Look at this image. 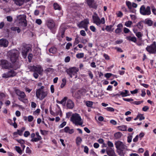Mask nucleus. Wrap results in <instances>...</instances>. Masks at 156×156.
I'll list each match as a JSON object with an SVG mask.
<instances>
[{
	"label": "nucleus",
	"instance_id": "1",
	"mask_svg": "<svg viewBox=\"0 0 156 156\" xmlns=\"http://www.w3.org/2000/svg\"><path fill=\"white\" fill-rule=\"evenodd\" d=\"M116 148L118 150L119 154L122 155H124L127 150V146L122 142L118 141L115 142Z\"/></svg>",
	"mask_w": 156,
	"mask_h": 156
},
{
	"label": "nucleus",
	"instance_id": "2",
	"mask_svg": "<svg viewBox=\"0 0 156 156\" xmlns=\"http://www.w3.org/2000/svg\"><path fill=\"white\" fill-rule=\"evenodd\" d=\"M48 94V92L46 89H44V86H42L37 89L36 92V97L40 100L43 99L47 96Z\"/></svg>",
	"mask_w": 156,
	"mask_h": 156
},
{
	"label": "nucleus",
	"instance_id": "3",
	"mask_svg": "<svg viewBox=\"0 0 156 156\" xmlns=\"http://www.w3.org/2000/svg\"><path fill=\"white\" fill-rule=\"evenodd\" d=\"M10 56V60L12 62L18 60L19 57V51L16 50H12L10 51L9 52Z\"/></svg>",
	"mask_w": 156,
	"mask_h": 156
},
{
	"label": "nucleus",
	"instance_id": "4",
	"mask_svg": "<svg viewBox=\"0 0 156 156\" xmlns=\"http://www.w3.org/2000/svg\"><path fill=\"white\" fill-rule=\"evenodd\" d=\"M72 121L76 125H81L83 123L81 122V118L79 115L77 114H73L71 118Z\"/></svg>",
	"mask_w": 156,
	"mask_h": 156
},
{
	"label": "nucleus",
	"instance_id": "5",
	"mask_svg": "<svg viewBox=\"0 0 156 156\" xmlns=\"http://www.w3.org/2000/svg\"><path fill=\"white\" fill-rule=\"evenodd\" d=\"M15 91L16 94L18 96V99L20 101L25 102V100H27L25 99L26 95L24 92L18 89H15Z\"/></svg>",
	"mask_w": 156,
	"mask_h": 156
},
{
	"label": "nucleus",
	"instance_id": "6",
	"mask_svg": "<svg viewBox=\"0 0 156 156\" xmlns=\"http://www.w3.org/2000/svg\"><path fill=\"white\" fill-rule=\"evenodd\" d=\"M78 71V69H77L74 67L68 69L66 72L70 77L71 78L74 77L75 78H76L77 77V73Z\"/></svg>",
	"mask_w": 156,
	"mask_h": 156
},
{
	"label": "nucleus",
	"instance_id": "7",
	"mask_svg": "<svg viewBox=\"0 0 156 156\" xmlns=\"http://www.w3.org/2000/svg\"><path fill=\"white\" fill-rule=\"evenodd\" d=\"M140 12L143 15H149L151 14V8L149 6L145 8L144 5H142L140 8Z\"/></svg>",
	"mask_w": 156,
	"mask_h": 156
},
{
	"label": "nucleus",
	"instance_id": "8",
	"mask_svg": "<svg viewBox=\"0 0 156 156\" xmlns=\"http://www.w3.org/2000/svg\"><path fill=\"white\" fill-rule=\"evenodd\" d=\"M92 18L93 23L96 24L97 26L100 25L101 23L103 24L105 22V18L104 17L100 20L96 14L93 16Z\"/></svg>",
	"mask_w": 156,
	"mask_h": 156
},
{
	"label": "nucleus",
	"instance_id": "9",
	"mask_svg": "<svg viewBox=\"0 0 156 156\" xmlns=\"http://www.w3.org/2000/svg\"><path fill=\"white\" fill-rule=\"evenodd\" d=\"M19 23L21 24L22 26L26 27L27 26V21L26 20V15H19L17 16Z\"/></svg>",
	"mask_w": 156,
	"mask_h": 156
},
{
	"label": "nucleus",
	"instance_id": "10",
	"mask_svg": "<svg viewBox=\"0 0 156 156\" xmlns=\"http://www.w3.org/2000/svg\"><path fill=\"white\" fill-rule=\"evenodd\" d=\"M146 51L150 54L156 53V44L154 41L150 45L147 46L146 48Z\"/></svg>",
	"mask_w": 156,
	"mask_h": 156
},
{
	"label": "nucleus",
	"instance_id": "11",
	"mask_svg": "<svg viewBox=\"0 0 156 156\" xmlns=\"http://www.w3.org/2000/svg\"><path fill=\"white\" fill-rule=\"evenodd\" d=\"M89 23V20L88 19H85L80 22L78 24V26L79 28H84L87 31V25Z\"/></svg>",
	"mask_w": 156,
	"mask_h": 156
},
{
	"label": "nucleus",
	"instance_id": "12",
	"mask_svg": "<svg viewBox=\"0 0 156 156\" xmlns=\"http://www.w3.org/2000/svg\"><path fill=\"white\" fill-rule=\"evenodd\" d=\"M46 23L48 28L50 30L53 29L55 27V23L52 19L47 20Z\"/></svg>",
	"mask_w": 156,
	"mask_h": 156
},
{
	"label": "nucleus",
	"instance_id": "13",
	"mask_svg": "<svg viewBox=\"0 0 156 156\" xmlns=\"http://www.w3.org/2000/svg\"><path fill=\"white\" fill-rule=\"evenodd\" d=\"M16 75V73L14 70H11L6 73L3 74L2 75V77L6 78L8 77L14 76H15Z\"/></svg>",
	"mask_w": 156,
	"mask_h": 156
},
{
	"label": "nucleus",
	"instance_id": "14",
	"mask_svg": "<svg viewBox=\"0 0 156 156\" xmlns=\"http://www.w3.org/2000/svg\"><path fill=\"white\" fill-rule=\"evenodd\" d=\"M31 50V48L29 47L26 46L23 48L22 53L23 57L24 58H26L28 52Z\"/></svg>",
	"mask_w": 156,
	"mask_h": 156
},
{
	"label": "nucleus",
	"instance_id": "15",
	"mask_svg": "<svg viewBox=\"0 0 156 156\" xmlns=\"http://www.w3.org/2000/svg\"><path fill=\"white\" fill-rule=\"evenodd\" d=\"M9 42L8 41L5 39H0V47H6L8 46Z\"/></svg>",
	"mask_w": 156,
	"mask_h": 156
},
{
	"label": "nucleus",
	"instance_id": "16",
	"mask_svg": "<svg viewBox=\"0 0 156 156\" xmlns=\"http://www.w3.org/2000/svg\"><path fill=\"white\" fill-rule=\"evenodd\" d=\"M107 154L109 156H116L114 151L112 148L107 147L106 150Z\"/></svg>",
	"mask_w": 156,
	"mask_h": 156
},
{
	"label": "nucleus",
	"instance_id": "17",
	"mask_svg": "<svg viewBox=\"0 0 156 156\" xmlns=\"http://www.w3.org/2000/svg\"><path fill=\"white\" fill-rule=\"evenodd\" d=\"M3 67L5 69H9L12 68V64L8 62L7 61L4 60L2 62Z\"/></svg>",
	"mask_w": 156,
	"mask_h": 156
},
{
	"label": "nucleus",
	"instance_id": "18",
	"mask_svg": "<svg viewBox=\"0 0 156 156\" xmlns=\"http://www.w3.org/2000/svg\"><path fill=\"white\" fill-rule=\"evenodd\" d=\"M66 106L68 108L72 109L74 107V104L71 100L69 99L66 103Z\"/></svg>",
	"mask_w": 156,
	"mask_h": 156
},
{
	"label": "nucleus",
	"instance_id": "19",
	"mask_svg": "<svg viewBox=\"0 0 156 156\" xmlns=\"http://www.w3.org/2000/svg\"><path fill=\"white\" fill-rule=\"evenodd\" d=\"M12 68L15 70H16L20 68V63L18 60H16V61L14 62H12Z\"/></svg>",
	"mask_w": 156,
	"mask_h": 156
},
{
	"label": "nucleus",
	"instance_id": "20",
	"mask_svg": "<svg viewBox=\"0 0 156 156\" xmlns=\"http://www.w3.org/2000/svg\"><path fill=\"white\" fill-rule=\"evenodd\" d=\"M94 0H87V3L90 7L96 8L97 6L94 3Z\"/></svg>",
	"mask_w": 156,
	"mask_h": 156
},
{
	"label": "nucleus",
	"instance_id": "21",
	"mask_svg": "<svg viewBox=\"0 0 156 156\" xmlns=\"http://www.w3.org/2000/svg\"><path fill=\"white\" fill-rule=\"evenodd\" d=\"M127 40L131 41L134 43H136V39L135 37H131V36H128L126 37Z\"/></svg>",
	"mask_w": 156,
	"mask_h": 156
},
{
	"label": "nucleus",
	"instance_id": "22",
	"mask_svg": "<svg viewBox=\"0 0 156 156\" xmlns=\"http://www.w3.org/2000/svg\"><path fill=\"white\" fill-rule=\"evenodd\" d=\"M42 71V69L40 66H35V72H37L38 73L40 74Z\"/></svg>",
	"mask_w": 156,
	"mask_h": 156
},
{
	"label": "nucleus",
	"instance_id": "23",
	"mask_svg": "<svg viewBox=\"0 0 156 156\" xmlns=\"http://www.w3.org/2000/svg\"><path fill=\"white\" fill-rule=\"evenodd\" d=\"M24 1V0H15V2L16 5L20 6L23 4Z\"/></svg>",
	"mask_w": 156,
	"mask_h": 156
},
{
	"label": "nucleus",
	"instance_id": "24",
	"mask_svg": "<svg viewBox=\"0 0 156 156\" xmlns=\"http://www.w3.org/2000/svg\"><path fill=\"white\" fill-rule=\"evenodd\" d=\"M5 98V95L3 93L0 94V103L1 105L3 104L2 101L4 100V98Z\"/></svg>",
	"mask_w": 156,
	"mask_h": 156
},
{
	"label": "nucleus",
	"instance_id": "25",
	"mask_svg": "<svg viewBox=\"0 0 156 156\" xmlns=\"http://www.w3.org/2000/svg\"><path fill=\"white\" fill-rule=\"evenodd\" d=\"M49 51L50 53L54 54L56 52L57 48L55 47H52L49 49Z\"/></svg>",
	"mask_w": 156,
	"mask_h": 156
},
{
	"label": "nucleus",
	"instance_id": "26",
	"mask_svg": "<svg viewBox=\"0 0 156 156\" xmlns=\"http://www.w3.org/2000/svg\"><path fill=\"white\" fill-rule=\"evenodd\" d=\"M122 135V134L120 132L115 133L114 134L115 137L116 139H119L120 138Z\"/></svg>",
	"mask_w": 156,
	"mask_h": 156
},
{
	"label": "nucleus",
	"instance_id": "27",
	"mask_svg": "<svg viewBox=\"0 0 156 156\" xmlns=\"http://www.w3.org/2000/svg\"><path fill=\"white\" fill-rule=\"evenodd\" d=\"M53 6L54 9L55 10H60L61 9V8L59 6V5L57 3H54L53 4Z\"/></svg>",
	"mask_w": 156,
	"mask_h": 156
},
{
	"label": "nucleus",
	"instance_id": "28",
	"mask_svg": "<svg viewBox=\"0 0 156 156\" xmlns=\"http://www.w3.org/2000/svg\"><path fill=\"white\" fill-rule=\"evenodd\" d=\"M11 29L13 31H17L18 33H19L20 32V28L17 27H11Z\"/></svg>",
	"mask_w": 156,
	"mask_h": 156
},
{
	"label": "nucleus",
	"instance_id": "29",
	"mask_svg": "<svg viewBox=\"0 0 156 156\" xmlns=\"http://www.w3.org/2000/svg\"><path fill=\"white\" fill-rule=\"evenodd\" d=\"M82 141V139L81 138L79 137H77L76 139V143L77 145L78 146L80 145Z\"/></svg>",
	"mask_w": 156,
	"mask_h": 156
},
{
	"label": "nucleus",
	"instance_id": "30",
	"mask_svg": "<svg viewBox=\"0 0 156 156\" xmlns=\"http://www.w3.org/2000/svg\"><path fill=\"white\" fill-rule=\"evenodd\" d=\"M124 91H125L124 92H120V95H122V97H126L127 95H129V94H128V95L127 94L128 93V90H124Z\"/></svg>",
	"mask_w": 156,
	"mask_h": 156
},
{
	"label": "nucleus",
	"instance_id": "31",
	"mask_svg": "<svg viewBox=\"0 0 156 156\" xmlns=\"http://www.w3.org/2000/svg\"><path fill=\"white\" fill-rule=\"evenodd\" d=\"M67 99V97H65L61 101H57V102L62 105H65Z\"/></svg>",
	"mask_w": 156,
	"mask_h": 156
},
{
	"label": "nucleus",
	"instance_id": "32",
	"mask_svg": "<svg viewBox=\"0 0 156 156\" xmlns=\"http://www.w3.org/2000/svg\"><path fill=\"white\" fill-rule=\"evenodd\" d=\"M62 83L61 85V87L63 88L65 85L66 83V80L65 78H63L62 80Z\"/></svg>",
	"mask_w": 156,
	"mask_h": 156
},
{
	"label": "nucleus",
	"instance_id": "33",
	"mask_svg": "<svg viewBox=\"0 0 156 156\" xmlns=\"http://www.w3.org/2000/svg\"><path fill=\"white\" fill-rule=\"evenodd\" d=\"M93 102L90 101H87L86 102V105L88 107H91L93 105Z\"/></svg>",
	"mask_w": 156,
	"mask_h": 156
},
{
	"label": "nucleus",
	"instance_id": "34",
	"mask_svg": "<svg viewBox=\"0 0 156 156\" xmlns=\"http://www.w3.org/2000/svg\"><path fill=\"white\" fill-rule=\"evenodd\" d=\"M145 23L148 26H151L153 22L151 20H147L145 21Z\"/></svg>",
	"mask_w": 156,
	"mask_h": 156
},
{
	"label": "nucleus",
	"instance_id": "35",
	"mask_svg": "<svg viewBox=\"0 0 156 156\" xmlns=\"http://www.w3.org/2000/svg\"><path fill=\"white\" fill-rule=\"evenodd\" d=\"M136 35L137 37L139 38L140 39H141V37L143 36V34L140 32H138L136 33Z\"/></svg>",
	"mask_w": 156,
	"mask_h": 156
},
{
	"label": "nucleus",
	"instance_id": "36",
	"mask_svg": "<svg viewBox=\"0 0 156 156\" xmlns=\"http://www.w3.org/2000/svg\"><path fill=\"white\" fill-rule=\"evenodd\" d=\"M84 56V54L83 53H79L76 55V57L78 58H83Z\"/></svg>",
	"mask_w": 156,
	"mask_h": 156
},
{
	"label": "nucleus",
	"instance_id": "37",
	"mask_svg": "<svg viewBox=\"0 0 156 156\" xmlns=\"http://www.w3.org/2000/svg\"><path fill=\"white\" fill-rule=\"evenodd\" d=\"M132 24V22L131 21H129L125 23V25L127 27H130Z\"/></svg>",
	"mask_w": 156,
	"mask_h": 156
},
{
	"label": "nucleus",
	"instance_id": "38",
	"mask_svg": "<svg viewBox=\"0 0 156 156\" xmlns=\"http://www.w3.org/2000/svg\"><path fill=\"white\" fill-rule=\"evenodd\" d=\"M113 26L111 25L110 26H107L105 28V30L107 31H110L111 30V29Z\"/></svg>",
	"mask_w": 156,
	"mask_h": 156
},
{
	"label": "nucleus",
	"instance_id": "39",
	"mask_svg": "<svg viewBox=\"0 0 156 156\" xmlns=\"http://www.w3.org/2000/svg\"><path fill=\"white\" fill-rule=\"evenodd\" d=\"M15 149L16 151L19 154H22V150L21 149L20 147L18 146H16Z\"/></svg>",
	"mask_w": 156,
	"mask_h": 156
},
{
	"label": "nucleus",
	"instance_id": "40",
	"mask_svg": "<svg viewBox=\"0 0 156 156\" xmlns=\"http://www.w3.org/2000/svg\"><path fill=\"white\" fill-rule=\"evenodd\" d=\"M137 26L140 29H142L143 28V24L141 22L138 23Z\"/></svg>",
	"mask_w": 156,
	"mask_h": 156
},
{
	"label": "nucleus",
	"instance_id": "41",
	"mask_svg": "<svg viewBox=\"0 0 156 156\" xmlns=\"http://www.w3.org/2000/svg\"><path fill=\"white\" fill-rule=\"evenodd\" d=\"M16 141H17L19 143H20L21 144V145L23 144H24L25 143V141L22 139H20L16 140Z\"/></svg>",
	"mask_w": 156,
	"mask_h": 156
},
{
	"label": "nucleus",
	"instance_id": "42",
	"mask_svg": "<svg viewBox=\"0 0 156 156\" xmlns=\"http://www.w3.org/2000/svg\"><path fill=\"white\" fill-rule=\"evenodd\" d=\"M138 117L140 121L144 119L145 118L143 116V115L141 114L138 115Z\"/></svg>",
	"mask_w": 156,
	"mask_h": 156
},
{
	"label": "nucleus",
	"instance_id": "43",
	"mask_svg": "<svg viewBox=\"0 0 156 156\" xmlns=\"http://www.w3.org/2000/svg\"><path fill=\"white\" fill-rule=\"evenodd\" d=\"M126 3L128 8L129 9H131L132 8V5L131 3L129 1H126Z\"/></svg>",
	"mask_w": 156,
	"mask_h": 156
},
{
	"label": "nucleus",
	"instance_id": "44",
	"mask_svg": "<svg viewBox=\"0 0 156 156\" xmlns=\"http://www.w3.org/2000/svg\"><path fill=\"white\" fill-rule=\"evenodd\" d=\"M35 66H30L29 67V69L30 71H31L35 72Z\"/></svg>",
	"mask_w": 156,
	"mask_h": 156
},
{
	"label": "nucleus",
	"instance_id": "45",
	"mask_svg": "<svg viewBox=\"0 0 156 156\" xmlns=\"http://www.w3.org/2000/svg\"><path fill=\"white\" fill-rule=\"evenodd\" d=\"M41 140L40 139V138H38L37 137V138H33L31 140V141L32 142H37V141H38Z\"/></svg>",
	"mask_w": 156,
	"mask_h": 156
},
{
	"label": "nucleus",
	"instance_id": "46",
	"mask_svg": "<svg viewBox=\"0 0 156 156\" xmlns=\"http://www.w3.org/2000/svg\"><path fill=\"white\" fill-rule=\"evenodd\" d=\"M33 55L32 54H29L28 56V59L29 62H30L32 59Z\"/></svg>",
	"mask_w": 156,
	"mask_h": 156
},
{
	"label": "nucleus",
	"instance_id": "47",
	"mask_svg": "<svg viewBox=\"0 0 156 156\" xmlns=\"http://www.w3.org/2000/svg\"><path fill=\"white\" fill-rule=\"evenodd\" d=\"M34 119V117L32 116L29 115L28 117V121L31 122Z\"/></svg>",
	"mask_w": 156,
	"mask_h": 156
},
{
	"label": "nucleus",
	"instance_id": "48",
	"mask_svg": "<svg viewBox=\"0 0 156 156\" xmlns=\"http://www.w3.org/2000/svg\"><path fill=\"white\" fill-rule=\"evenodd\" d=\"M143 102V101H135L132 103L133 104L136 105H139Z\"/></svg>",
	"mask_w": 156,
	"mask_h": 156
},
{
	"label": "nucleus",
	"instance_id": "49",
	"mask_svg": "<svg viewBox=\"0 0 156 156\" xmlns=\"http://www.w3.org/2000/svg\"><path fill=\"white\" fill-rule=\"evenodd\" d=\"M6 18L8 21L11 22L12 20V17L10 16H7Z\"/></svg>",
	"mask_w": 156,
	"mask_h": 156
},
{
	"label": "nucleus",
	"instance_id": "50",
	"mask_svg": "<svg viewBox=\"0 0 156 156\" xmlns=\"http://www.w3.org/2000/svg\"><path fill=\"white\" fill-rule=\"evenodd\" d=\"M106 109L108 111L114 112L115 111L114 109L112 107H107Z\"/></svg>",
	"mask_w": 156,
	"mask_h": 156
},
{
	"label": "nucleus",
	"instance_id": "51",
	"mask_svg": "<svg viewBox=\"0 0 156 156\" xmlns=\"http://www.w3.org/2000/svg\"><path fill=\"white\" fill-rule=\"evenodd\" d=\"M72 46V44L70 43H68L66 46V49H69L70 47Z\"/></svg>",
	"mask_w": 156,
	"mask_h": 156
},
{
	"label": "nucleus",
	"instance_id": "52",
	"mask_svg": "<svg viewBox=\"0 0 156 156\" xmlns=\"http://www.w3.org/2000/svg\"><path fill=\"white\" fill-rule=\"evenodd\" d=\"M30 135V133L28 131H25L24 133V136L25 137H27Z\"/></svg>",
	"mask_w": 156,
	"mask_h": 156
},
{
	"label": "nucleus",
	"instance_id": "53",
	"mask_svg": "<svg viewBox=\"0 0 156 156\" xmlns=\"http://www.w3.org/2000/svg\"><path fill=\"white\" fill-rule=\"evenodd\" d=\"M25 128L24 127H23L21 128L20 130V132L19 133V135L20 136L22 135V133L25 130Z\"/></svg>",
	"mask_w": 156,
	"mask_h": 156
},
{
	"label": "nucleus",
	"instance_id": "54",
	"mask_svg": "<svg viewBox=\"0 0 156 156\" xmlns=\"http://www.w3.org/2000/svg\"><path fill=\"white\" fill-rule=\"evenodd\" d=\"M149 109V108L147 106H144L142 108V110L144 112L147 111V110H148Z\"/></svg>",
	"mask_w": 156,
	"mask_h": 156
},
{
	"label": "nucleus",
	"instance_id": "55",
	"mask_svg": "<svg viewBox=\"0 0 156 156\" xmlns=\"http://www.w3.org/2000/svg\"><path fill=\"white\" fill-rule=\"evenodd\" d=\"M89 149L87 146H85L84 147V151L87 154L88 153Z\"/></svg>",
	"mask_w": 156,
	"mask_h": 156
},
{
	"label": "nucleus",
	"instance_id": "56",
	"mask_svg": "<svg viewBox=\"0 0 156 156\" xmlns=\"http://www.w3.org/2000/svg\"><path fill=\"white\" fill-rule=\"evenodd\" d=\"M122 31V29H119V28H117L115 30V32L116 34H118L120 33Z\"/></svg>",
	"mask_w": 156,
	"mask_h": 156
},
{
	"label": "nucleus",
	"instance_id": "57",
	"mask_svg": "<svg viewBox=\"0 0 156 156\" xmlns=\"http://www.w3.org/2000/svg\"><path fill=\"white\" fill-rule=\"evenodd\" d=\"M36 23L39 25H40L42 23L41 20L40 19H37L36 20Z\"/></svg>",
	"mask_w": 156,
	"mask_h": 156
},
{
	"label": "nucleus",
	"instance_id": "58",
	"mask_svg": "<svg viewBox=\"0 0 156 156\" xmlns=\"http://www.w3.org/2000/svg\"><path fill=\"white\" fill-rule=\"evenodd\" d=\"M112 75V74L111 73H107L105 74V76L107 78H109Z\"/></svg>",
	"mask_w": 156,
	"mask_h": 156
},
{
	"label": "nucleus",
	"instance_id": "59",
	"mask_svg": "<svg viewBox=\"0 0 156 156\" xmlns=\"http://www.w3.org/2000/svg\"><path fill=\"white\" fill-rule=\"evenodd\" d=\"M108 146L110 147H113L114 146L113 144L110 141H108Z\"/></svg>",
	"mask_w": 156,
	"mask_h": 156
},
{
	"label": "nucleus",
	"instance_id": "60",
	"mask_svg": "<svg viewBox=\"0 0 156 156\" xmlns=\"http://www.w3.org/2000/svg\"><path fill=\"white\" fill-rule=\"evenodd\" d=\"M90 29L93 32H95L96 30V28L95 27L93 26H91L90 27Z\"/></svg>",
	"mask_w": 156,
	"mask_h": 156
},
{
	"label": "nucleus",
	"instance_id": "61",
	"mask_svg": "<svg viewBox=\"0 0 156 156\" xmlns=\"http://www.w3.org/2000/svg\"><path fill=\"white\" fill-rule=\"evenodd\" d=\"M80 34L83 36H85L86 35L85 31L83 30H81L80 31Z\"/></svg>",
	"mask_w": 156,
	"mask_h": 156
},
{
	"label": "nucleus",
	"instance_id": "62",
	"mask_svg": "<svg viewBox=\"0 0 156 156\" xmlns=\"http://www.w3.org/2000/svg\"><path fill=\"white\" fill-rule=\"evenodd\" d=\"M70 60V57L69 56L66 57L65 59V62H69Z\"/></svg>",
	"mask_w": 156,
	"mask_h": 156
},
{
	"label": "nucleus",
	"instance_id": "63",
	"mask_svg": "<svg viewBox=\"0 0 156 156\" xmlns=\"http://www.w3.org/2000/svg\"><path fill=\"white\" fill-rule=\"evenodd\" d=\"M31 106L32 107L35 108L37 106V105L35 103L32 101L31 102Z\"/></svg>",
	"mask_w": 156,
	"mask_h": 156
},
{
	"label": "nucleus",
	"instance_id": "64",
	"mask_svg": "<svg viewBox=\"0 0 156 156\" xmlns=\"http://www.w3.org/2000/svg\"><path fill=\"white\" fill-rule=\"evenodd\" d=\"M152 10L153 13L154 15H156V9L154 7H152Z\"/></svg>",
	"mask_w": 156,
	"mask_h": 156
}]
</instances>
